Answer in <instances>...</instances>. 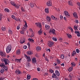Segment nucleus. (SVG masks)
Returning <instances> with one entry per match:
<instances>
[{"mask_svg":"<svg viewBox=\"0 0 80 80\" xmlns=\"http://www.w3.org/2000/svg\"><path fill=\"white\" fill-rule=\"evenodd\" d=\"M12 50V46L11 45H8L6 48V52L7 53H10Z\"/></svg>","mask_w":80,"mask_h":80,"instance_id":"nucleus-1","label":"nucleus"},{"mask_svg":"<svg viewBox=\"0 0 80 80\" xmlns=\"http://www.w3.org/2000/svg\"><path fill=\"white\" fill-rule=\"evenodd\" d=\"M27 30V28H25L24 27H23L22 28V30L20 31V32L21 34L23 35L24 34V33H25V32Z\"/></svg>","mask_w":80,"mask_h":80,"instance_id":"nucleus-2","label":"nucleus"},{"mask_svg":"<svg viewBox=\"0 0 80 80\" xmlns=\"http://www.w3.org/2000/svg\"><path fill=\"white\" fill-rule=\"evenodd\" d=\"M54 44V42L52 41H50L48 42V45L49 47H51Z\"/></svg>","mask_w":80,"mask_h":80,"instance_id":"nucleus-3","label":"nucleus"},{"mask_svg":"<svg viewBox=\"0 0 80 80\" xmlns=\"http://www.w3.org/2000/svg\"><path fill=\"white\" fill-rule=\"evenodd\" d=\"M64 13L65 16L67 17L68 18H70V14H68V12L67 11H64Z\"/></svg>","mask_w":80,"mask_h":80,"instance_id":"nucleus-4","label":"nucleus"},{"mask_svg":"<svg viewBox=\"0 0 80 80\" xmlns=\"http://www.w3.org/2000/svg\"><path fill=\"white\" fill-rule=\"evenodd\" d=\"M46 4L47 6H48V7H51V6H52V1L51 0L48 1L47 2Z\"/></svg>","mask_w":80,"mask_h":80,"instance_id":"nucleus-5","label":"nucleus"},{"mask_svg":"<svg viewBox=\"0 0 80 80\" xmlns=\"http://www.w3.org/2000/svg\"><path fill=\"white\" fill-rule=\"evenodd\" d=\"M4 62L5 65H7L8 64H9L8 63H10V61L7 59H5L4 60Z\"/></svg>","mask_w":80,"mask_h":80,"instance_id":"nucleus-6","label":"nucleus"},{"mask_svg":"<svg viewBox=\"0 0 80 80\" xmlns=\"http://www.w3.org/2000/svg\"><path fill=\"white\" fill-rule=\"evenodd\" d=\"M49 32L50 33H52L53 35H55V30L53 28L51 29Z\"/></svg>","mask_w":80,"mask_h":80,"instance_id":"nucleus-7","label":"nucleus"},{"mask_svg":"<svg viewBox=\"0 0 80 80\" xmlns=\"http://www.w3.org/2000/svg\"><path fill=\"white\" fill-rule=\"evenodd\" d=\"M35 24L39 28H42V24L39 22H36Z\"/></svg>","mask_w":80,"mask_h":80,"instance_id":"nucleus-8","label":"nucleus"},{"mask_svg":"<svg viewBox=\"0 0 80 80\" xmlns=\"http://www.w3.org/2000/svg\"><path fill=\"white\" fill-rule=\"evenodd\" d=\"M50 27L49 26V25L46 24L45 25V29L46 30H49V29H50Z\"/></svg>","mask_w":80,"mask_h":80,"instance_id":"nucleus-9","label":"nucleus"},{"mask_svg":"<svg viewBox=\"0 0 80 80\" xmlns=\"http://www.w3.org/2000/svg\"><path fill=\"white\" fill-rule=\"evenodd\" d=\"M15 73L17 75H20L21 73V72L19 69H17L15 71Z\"/></svg>","mask_w":80,"mask_h":80,"instance_id":"nucleus-10","label":"nucleus"},{"mask_svg":"<svg viewBox=\"0 0 80 80\" xmlns=\"http://www.w3.org/2000/svg\"><path fill=\"white\" fill-rule=\"evenodd\" d=\"M73 16L74 18H78V15H77V13L76 12H74L73 14Z\"/></svg>","mask_w":80,"mask_h":80,"instance_id":"nucleus-11","label":"nucleus"},{"mask_svg":"<svg viewBox=\"0 0 80 80\" xmlns=\"http://www.w3.org/2000/svg\"><path fill=\"white\" fill-rule=\"evenodd\" d=\"M32 62L33 63H36L37 62V60H36V58H32Z\"/></svg>","mask_w":80,"mask_h":80,"instance_id":"nucleus-12","label":"nucleus"},{"mask_svg":"<svg viewBox=\"0 0 80 80\" xmlns=\"http://www.w3.org/2000/svg\"><path fill=\"white\" fill-rule=\"evenodd\" d=\"M51 18H52V20H55V21H57V18L55 17L53 15H52L51 16Z\"/></svg>","mask_w":80,"mask_h":80,"instance_id":"nucleus-13","label":"nucleus"},{"mask_svg":"<svg viewBox=\"0 0 80 80\" xmlns=\"http://www.w3.org/2000/svg\"><path fill=\"white\" fill-rule=\"evenodd\" d=\"M0 55L2 57H4L5 56V53L3 52L0 53Z\"/></svg>","mask_w":80,"mask_h":80,"instance_id":"nucleus-14","label":"nucleus"},{"mask_svg":"<svg viewBox=\"0 0 80 80\" xmlns=\"http://www.w3.org/2000/svg\"><path fill=\"white\" fill-rule=\"evenodd\" d=\"M55 73L56 75H57V76H60V72H59V71H58V70H56L55 71Z\"/></svg>","mask_w":80,"mask_h":80,"instance_id":"nucleus-15","label":"nucleus"},{"mask_svg":"<svg viewBox=\"0 0 80 80\" xmlns=\"http://www.w3.org/2000/svg\"><path fill=\"white\" fill-rule=\"evenodd\" d=\"M28 41L30 42L34 43V40L31 38H29L28 39Z\"/></svg>","mask_w":80,"mask_h":80,"instance_id":"nucleus-16","label":"nucleus"},{"mask_svg":"<svg viewBox=\"0 0 80 80\" xmlns=\"http://www.w3.org/2000/svg\"><path fill=\"white\" fill-rule=\"evenodd\" d=\"M36 50L38 52H39L41 50V48L39 46L37 47L36 48Z\"/></svg>","mask_w":80,"mask_h":80,"instance_id":"nucleus-17","label":"nucleus"},{"mask_svg":"<svg viewBox=\"0 0 80 80\" xmlns=\"http://www.w3.org/2000/svg\"><path fill=\"white\" fill-rule=\"evenodd\" d=\"M24 22L25 23V24L24 26V27L25 28H27L28 27V26H27V22H26V21H25Z\"/></svg>","mask_w":80,"mask_h":80,"instance_id":"nucleus-18","label":"nucleus"},{"mask_svg":"<svg viewBox=\"0 0 80 80\" xmlns=\"http://www.w3.org/2000/svg\"><path fill=\"white\" fill-rule=\"evenodd\" d=\"M56 77H57V75H56V74L54 73H53L52 76V78H55Z\"/></svg>","mask_w":80,"mask_h":80,"instance_id":"nucleus-19","label":"nucleus"},{"mask_svg":"<svg viewBox=\"0 0 80 80\" xmlns=\"http://www.w3.org/2000/svg\"><path fill=\"white\" fill-rule=\"evenodd\" d=\"M46 19L47 20V21H48V22L51 21V18L49 16H47Z\"/></svg>","mask_w":80,"mask_h":80,"instance_id":"nucleus-20","label":"nucleus"},{"mask_svg":"<svg viewBox=\"0 0 80 80\" xmlns=\"http://www.w3.org/2000/svg\"><path fill=\"white\" fill-rule=\"evenodd\" d=\"M76 55V52L75 51H73L72 52V57H74Z\"/></svg>","mask_w":80,"mask_h":80,"instance_id":"nucleus-21","label":"nucleus"},{"mask_svg":"<svg viewBox=\"0 0 80 80\" xmlns=\"http://www.w3.org/2000/svg\"><path fill=\"white\" fill-rule=\"evenodd\" d=\"M42 28H41L40 31L38 32V33L40 35H42Z\"/></svg>","mask_w":80,"mask_h":80,"instance_id":"nucleus-22","label":"nucleus"},{"mask_svg":"<svg viewBox=\"0 0 80 80\" xmlns=\"http://www.w3.org/2000/svg\"><path fill=\"white\" fill-rule=\"evenodd\" d=\"M71 65L72 66V67H75V66H76V64L75 63V62H71Z\"/></svg>","mask_w":80,"mask_h":80,"instance_id":"nucleus-23","label":"nucleus"},{"mask_svg":"<svg viewBox=\"0 0 80 80\" xmlns=\"http://www.w3.org/2000/svg\"><path fill=\"white\" fill-rule=\"evenodd\" d=\"M4 12H7L8 13L10 12V10H9V9L7 8H5L4 9Z\"/></svg>","mask_w":80,"mask_h":80,"instance_id":"nucleus-24","label":"nucleus"},{"mask_svg":"<svg viewBox=\"0 0 80 80\" xmlns=\"http://www.w3.org/2000/svg\"><path fill=\"white\" fill-rule=\"evenodd\" d=\"M22 40H22V42H20V43H21V44L22 43H25V38H22Z\"/></svg>","mask_w":80,"mask_h":80,"instance_id":"nucleus-25","label":"nucleus"},{"mask_svg":"<svg viewBox=\"0 0 80 80\" xmlns=\"http://www.w3.org/2000/svg\"><path fill=\"white\" fill-rule=\"evenodd\" d=\"M45 11L46 13H49V12L48 11V8H45Z\"/></svg>","mask_w":80,"mask_h":80,"instance_id":"nucleus-26","label":"nucleus"},{"mask_svg":"<svg viewBox=\"0 0 80 80\" xmlns=\"http://www.w3.org/2000/svg\"><path fill=\"white\" fill-rule=\"evenodd\" d=\"M27 59H28V62H30L31 60H30V56H26Z\"/></svg>","mask_w":80,"mask_h":80,"instance_id":"nucleus-27","label":"nucleus"},{"mask_svg":"<svg viewBox=\"0 0 80 80\" xmlns=\"http://www.w3.org/2000/svg\"><path fill=\"white\" fill-rule=\"evenodd\" d=\"M8 32L9 33V34H11L12 35L13 34V32L12 31L11 29H9L8 30Z\"/></svg>","mask_w":80,"mask_h":80,"instance_id":"nucleus-28","label":"nucleus"},{"mask_svg":"<svg viewBox=\"0 0 80 80\" xmlns=\"http://www.w3.org/2000/svg\"><path fill=\"white\" fill-rule=\"evenodd\" d=\"M68 5H70L71 6H73V3L71 1H69L68 2Z\"/></svg>","mask_w":80,"mask_h":80,"instance_id":"nucleus-29","label":"nucleus"},{"mask_svg":"<svg viewBox=\"0 0 80 80\" xmlns=\"http://www.w3.org/2000/svg\"><path fill=\"white\" fill-rule=\"evenodd\" d=\"M15 20L16 21H17V22H21V19H20L19 18H17L15 19Z\"/></svg>","mask_w":80,"mask_h":80,"instance_id":"nucleus-30","label":"nucleus"},{"mask_svg":"<svg viewBox=\"0 0 80 80\" xmlns=\"http://www.w3.org/2000/svg\"><path fill=\"white\" fill-rule=\"evenodd\" d=\"M56 62L58 64H59V63H61V61H60V60L59 59H57Z\"/></svg>","mask_w":80,"mask_h":80,"instance_id":"nucleus-31","label":"nucleus"},{"mask_svg":"<svg viewBox=\"0 0 80 80\" xmlns=\"http://www.w3.org/2000/svg\"><path fill=\"white\" fill-rule=\"evenodd\" d=\"M69 78L70 80H72V74H70L69 75Z\"/></svg>","mask_w":80,"mask_h":80,"instance_id":"nucleus-32","label":"nucleus"},{"mask_svg":"<svg viewBox=\"0 0 80 80\" xmlns=\"http://www.w3.org/2000/svg\"><path fill=\"white\" fill-rule=\"evenodd\" d=\"M16 53L17 55H19V54L20 53V51L19 49L17 50L16 51Z\"/></svg>","mask_w":80,"mask_h":80,"instance_id":"nucleus-33","label":"nucleus"},{"mask_svg":"<svg viewBox=\"0 0 80 80\" xmlns=\"http://www.w3.org/2000/svg\"><path fill=\"white\" fill-rule=\"evenodd\" d=\"M73 70V67H71L70 68H69L68 69V71L69 72H71V71H72Z\"/></svg>","mask_w":80,"mask_h":80,"instance_id":"nucleus-34","label":"nucleus"},{"mask_svg":"<svg viewBox=\"0 0 80 80\" xmlns=\"http://www.w3.org/2000/svg\"><path fill=\"white\" fill-rule=\"evenodd\" d=\"M16 5V4H15V6H14V7H15L16 8L18 9V8H20V5Z\"/></svg>","mask_w":80,"mask_h":80,"instance_id":"nucleus-35","label":"nucleus"},{"mask_svg":"<svg viewBox=\"0 0 80 80\" xmlns=\"http://www.w3.org/2000/svg\"><path fill=\"white\" fill-rule=\"evenodd\" d=\"M67 35H68L69 38H71L72 37V35L70 34H67Z\"/></svg>","mask_w":80,"mask_h":80,"instance_id":"nucleus-36","label":"nucleus"},{"mask_svg":"<svg viewBox=\"0 0 80 80\" xmlns=\"http://www.w3.org/2000/svg\"><path fill=\"white\" fill-rule=\"evenodd\" d=\"M61 58L62 59H64V58H65V56H64V54H61Z\"/></svg>","mask_w":80,"mask_h":80,"instance_id":"nucleus-37","label":"nucleus"},{"mask_svg":"<svg viewBox=\"0 0 80 80\" xmlns=\"http://www.w3.org/2000/svg\"><path fill=\"white\" fill-rule=\"evenodd\" d=\"M21 60V59H16L15 61L17 62H19V63H20V61Z\"/></svg>","mask_w":80,"mask_h":80,"instance_id":"nucleus-38","label":"nucleus"},{"mask_svg":"<svg viewBox=\"0 0 80 80\" xmlns=\"http://www.w3.org/2000/svg\"><path fill=\"white\" fill-rule=\"evenodd\" d=\"M3 72H4L3 69H2L1 70H0V73H3Z\"/></svg>","mask_w":80,"mask_h":80,"instance_id":"nucleus-39","label":"nucleus"},{"mask_svg":"<svg viewBox=\"0 0 80 80\" xmlns=\"http://www.w3.org/2000/svg\"><path fill=\"white\" fill-rule=\"evenodd\" d=\"M49 72L50 73H52L54 72V71L52 69H49Z\"/></svg>","mask_w":80,"mask_h":80,"instance_id":"nucleus-40","label":"nucleus"},{"mask_svg":"<svg viewBox=\"0 0 80 80\" xmlns=\"http://www.w3.org/2000/svg\"><path fill=\"white\" fill-rule=\"evenodd\" d=\"M10 3L12 5H13V6H15V3H14V2L13 1H11L10 2Z\"/></svg>","mask_w":80,"mask_h":80,"instance_id":"nucleus-41","label":"nucleus"},{"mask_svg":"<svg viewBox=\"0 0 80 80\" xmlns=\"http://www.w3.org/2000/svg\"><path fill=\"white\" fill-rule=\"evenodd\" d=\"M27 53L28 55H31L32 53V51H29L27 52Z\"/></svg>","mask_w":80,"mask_h":80,"instance_id":"nucleus-42","label":"nucleus"},{"mask_svg":"<svg viewBox=\"0 0 80 80\" xmlns=\"http://www.w3.org/2000/svg\"><path fill=\"white\" fill-rule=\"evenodd\" d=\"M27 78L28 79H30L31 78V76L29 74H28L27 76Z\"/></svg>","mask_w":80,"mask_h":80,"instance_id":"nucleus-43","label":"nucleus"},{"mask_svg":"<svg viewBox=\"0 0 80 80\" xmlns=\"http://www.w3.org/2000/svg\"><path fill=\"white\" fill-rule=\"evenodd\" d=\"M3 68L4 69H5V70H8V68H7V67L5 66L4 65L3 66Z\"/></svg>","mask_w":80,"mask_h":80,"instance_id":"nucleus-44","label":"nucleus"},{"mask_svg":"<svg viewBox=\"0 0 80 80\" xmlns=\"http://www.w3.org/2000/svg\"><path fill=\"white\" fill-rule=\"evenodd\" d=\"M27 65L28 67H30V63H29V62H28L27 63Z\"/></svg>","mask_w":80,"mask_h":80,"instance_id":"nucleus-45","label":"nucleus"},{"mask_svg":"<svg viewBox=\"0 0 80 80\" xmlns=\"http://www.w3.org/2000/svg\"><path fill=\"white\" fill-rule=\"evenodd\" d=\"M11 17H12V18L14 19V20H15V19H16V18H17L15 17L14 15H12Z\"/></svg>","mask_w":80,"mask_h":80,"instance_id":"nucleus-46","label":"nucleus"},{"mask_svg":"<svg viewBox=\"0 0 80 80\" xmlns=\"http://www.w3.org/2000/svg\"><path fill=\"white\" fill-rule=\"evenodd\" d=\"M76 53H78L80 52V51H79V49H76Z\"/></svg>","mask_w":80,"mask_h":80,"instance_id":"nucleus-47","label":"nucleus"},{"mask_svg":"<svg viewBox=\"0 0 80 80\" xmlns=\"http://www.w3.org/2000/svg\"><path fill=\"white\" fill-rule=\"evenodd\" d=\"M52 40L54 41H55V42L57 41V38H52Z\"/></svg>","mask_w":80,"mask_h":80,"instance_id":"nucleus-48","label":"nucleus"},{"mask_svg":"<svg viewBox=\"0 0 80 80\" xmlns=\"http://www.w3.org/2000/svg\"><path fill=\"white\" fill-rule=\"evenodd\" d=\"M69 29L71 30V31L72 32H73V28H72L71 27L69 28Z\"/></svg>","mask_w":80,"mask_h":80,"instance_id":"nucleus-49","label":"nucleus"},{"mask_svg":"<svg viewBox=\"0 0 80 80\" xmlns=\"http://www.w3.org/2000/svg\"><path fill=\"white\" fill-rule=\"evenodd\" d=\"M21 9L22 11V12H25V10L24 9V8L23 7H22L21 8Z\"/></svg>","mask_w":80,"mask_h":80,"instance_id":"nucleus-50","label":"nucleus"},{"mask_svg":"<svg viewBox=\"0 0 80 80\" xmlns=\"http://www.w3.org/2000/svg\"><path fill=\"white\" fill-rule=\"evenodd\" d=\"M1 29L2 31H5V27H2L1 28Z\"/></svg>","mask_w":80,"mask_h":80,"instance_id":"nucleus-51","label":"nucleus"},{"mask_svg":"<svg viewBox=\"0 0 80 80\" xmlns=\"http://www.w3.org/2000/svg\"><path fill=\"white\" fill-rule=\"evenodd\" d=\"M30 6L31 7V8H33V7H34V4L33 3L31 4L30 5Z\"/></svg>","mask_w":80,"mask_h":80,"instance_id":"nucleus-52","label":"nucleus"},{"mask_svg":"<svg viewBox=\"0 0 80 80\" xmlns=\"http://www.w3.org/2000/svg\"><path fill=\"white\" fill-rule=\"evenodd\" d=\"M46 51H49V52H50V48H49V49H47L46 48Z\"/></svg>","mask_w":80,"mask_h":80,"instance_id":"nucleus-53","label":"nucleus"},{"mask_svg":"<svg viewBox=\"0 0 80 80\" xmlns=\"http://www.w3.org/2000/svg\"><path fill=\"white\" fill-rule=\"evenodd\" d=\"M27 45L28 46V48H30V42H28Z\"/></svg>","mask_w":80,"mask_h":80,"instance_id":"nucleus-54","label":"nucleus"},{"mask_svg":"<svg viewBox=\"0 0 80 80\" xmlns=\"http://www.w3.org/2000/svg\"><path fill=\"white\" fill-rule=\"evenodd\" d=\"M59 40H61L60 42H63L62 41V40H63V39L62 38H59Z\"/></svg>","mask_w":80,"mask_h":80,"instance_id":"nucleus-55","label":"nucleus"},{"mask_svg":"<svg viewBox=\"0 0 80 80\" xmlns=\"http://www.w3.org/2000/svg\"><path fill=\"white\" fill-rule=\"evenodd\" d=\"M23 48L24 49H27V46H24L23 47Z\"/></svg>","mask_w":80,"mask_h":80,"instance_id":"nucleus-56","label":"nucleus"},{"mask_svg":"<svg viewBox=\"0 0 80 80\" xmlns=\"http://www.w3.org/2000/svg\"><path fill=\"white\" fill-rule=\"evenodd\" d=\"M45 75H47V76H48V73L47 72L45 73L44 74V76H45Z\"/></svg>","mask_w":80,"mask_h":80,"instance_id":"nucleus-57","label":"nucleus"},{"mask_svg":"<svg viewBox=\"0 0 80 80\" xmlns=\"http://www.w3.org/2000/svg\"><path fill=\"white\" fill-rule=\"evenodd\" d=\"M3 63H2V64H1L0 65V67H4V65H3Z\"/></svg>","mask_w":80,"mask_h":80,"instance_id":"nucleus-58","label":"nucleus"},{"mask_svg":"<svg viewBox=\"0 0 80 80\" xmlns=\"http://www.w3.org/2000/svg\"><path fill=\"white\" fill-rule=\"evenodd\" d=\"M45 60L46 61H47L48 62L49 61V60H48V59L47 58V57H45Z\"/></svg>","mask_w":80,"mask_h":80,"instance_id":"nucleus-59","label":"nucleus"},{"mask_svg":"<svg viewBox=\"0 0 80 80\" xmlns=\"http://www.w3.org/2000/svg\"><path fill=\"white\" fill-rule=\"evenodd\" d=\"M37 70L38 72H40V68H37Z\"/></svg>","mask_w":80,"mask_h":80,"instance_id":"nucleus-60","label":"nucleus"},{"mask_svg":"<svg viewBox=\"0 0 80 80\" xmlns=\"http://www.w3.org/2000/svg\"><path fill=\"white\" fill-rule=\"evenodd\" d=\"M35 56L36 57H38V54L37 53H36Z\"/></svg>","mask_w":80,"mask_h":80,"instance_id":"nucleus-61","label":"nucleus"},{"mask_svg":"<svg viewBox=\"0 0 80 80\" xmlns=\"http://www.w3.org/2000/svg\"><path fill=\"white\" fill-rule=\"evenodd\" d=\"M61 65L62 66L64 67V66L65 65V64L62 63L61 64Z\"/></svg>","mask_w":80,"mask_h":80,"instance_id":"nucleus-62","label":"nucleus"},{"mask_svg":"<svg viewBox=\"0 0 80 80\" xmlns=\"http://www.w3.org/2000/svg\"><path fill=\"white\" fill-rule=\"evenodd\" d=\"M77 36L78 37H80V33H77Z\"/></svg>","mask_w":80,"mask_h":80,"instance_id":"nucleus-63","label":"nucleus"},{"mask_svg":"<svg viewBox=\"0 0 80 80\" xmlns=\"http://www.w3.org/2000/svg\"><path fill=\"white\" fill-rule=\"evenodd\" d=\"M64 80H70V79H69L67 78H64Z\"/></svg>","mask_w":80,"mask_h":80,"instance_id":"nucleus-64","label":"nucleus"}]
</instances>
